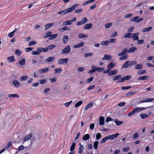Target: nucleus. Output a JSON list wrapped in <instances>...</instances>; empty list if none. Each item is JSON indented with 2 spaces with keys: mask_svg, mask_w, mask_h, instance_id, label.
Instances as JSON below:
<instances>
[{
  "mask_svg": "<svg viewBox=\"0 0 154 154\" xmlns=\"http://www.w3.org/2000/svg\"><path fill=\"white\" fill-rule=\"evenodd\" d=\"M79 4H75L72 6L70 8H69L67 9H65V10L63 11H62L59 12L57 13L58 14H61V15H64L66 14L69 13V12H71L73 11L74 10H75L76 8H77L79 6Z\"/></svg>",
  "mask_w": 154,
  "mask_h": 154,
  "instance_id": "1",
  "label": "nucleus"
},
{
  "mask_svg": "<svg viewBox=\"0 0 154 154\" xmlns=\"http://www.w3.org/2000/svg\"><path fill=\"white\" fill-rule=\"evenodd\" d=\"M46 48H45L43 47H39L37 49V51H33L32 52V54L34 55H38L42 52L45 53L48 51Z\"/></svg>",
  "mask_w": 154,
  "mask_h": 154,
  "instance_id": "2",
  "label": "nucleus"
},
{
  "mask_svg": "<svg viewBox=\"0 0 154 154\" xmlns=\"http://www.w3.org/2000/svg\"><path fill=\"white\" fill-rule=\"evenodd\" d=\"M76 20V18L75 17H73L70 20H67L63 22V25H70L72 23V22L75 21Z\"/></svg>",
  "mask_w": 154,
  "mask_h": 154,
  "instance_id": "3",
  "label": "nucleus"
},
{
  "mask_svg": "<svg viewBox=\"0 0 154 154\" xmlns=\"http://www.w3.org/2000/svg\"><path fill=\"white\" fill-rule=\"evenodd\" d=\"M70 46L68 45L62 50L61 53L63 54H68L70 52Z\"/></svg>",
  "mask_w": 154,
  "mask_h": 154,
  "instance_id": "4",
  "label": "nucleus"
},
{
  "mask_svg": "<svg viewBox=\"0 0 154 154\" xmlns=\"http://www.w3.org/2000/svg\"><path fill=\"white\" fill-rule=\"evenodd\" d=\"M68 60L69 59L67 58L59 59L57 62V64L60 65L65 64L66 65L68 63Z\"/></svg>",
  "mask_w": 154,
  "mask_h": 154,
  "instance_id": "5",
  "label": "nucleus"
},
{
  "mask_svg": "<svg viewBox=\"0 0 154 154\" xmlns=\"http://www.w3.org/2000/svg\"><path fill=\"white\" fill-rule=\"evenodd\" d=\"M152 106H147L145 107H137L134 109L133 110L134 112L135 113L137 112L142 110H143L145 109H150L152 107Z\"/></svg>",
  "mask_w": 154,
  "mask_h": 154,
  "instance_id": "6",
  "label": "nucleus"
},
{
  "mask_svg": "<svg viewBox=\"0 0 154 154\" xmlns=\"http://www.w3.org/2000/svg\"><path fill=\"white\" fill-rule=\"evenodd\" d=\"M87 21V19L86 17H83L82 19V20L79 22H77L76 25V26H79L85 23Z\"/></svg>",
  "mask_w": 154,
  "mask_h": 154,
  "instance_id": "7",
  "label": "nucleus"
},
{
  "mask_svg": "<svg viewBox=\"0 0 154 154\" xmlns=\"http://www.w3.org/2000/svg\"><path fill=\"white\" fill-rule=\"evenodd\" d=\"M119 134L118 133H116L115 134H113L111 135H109L107 136L108 140H113L115 138L117 137L119 135Z\"/></svg>",
  "mask_w": 154,
  "mask_h": 154,
  "instance_id": "8",
  "label": "nucleus"
},
{
  "mask_svg": "<svg viewBox=\"0 0 154 154\" xmlns=\"http://www.w3.org/2000/svg\"><path fill=\"white\" fill-rule=\"evenodd\" d=\"M32 135V133H31L29 134L26 135L23 139L22 141V143L23 144L25 141L29 140L31 138Z\"/></svg>",
  "mask_w": 154,
  "mask_h": 154,
  "instance_id": "9",
  "label": "nucleus"
},
{
  "mask_svg": "<svg viewBox=\"0 0 154 154\" xmlns=\"http://www.w3.org/2000/svg\"><path fill=\"white\" fill-rule=\"evenodd\" d=\"M139 34V32H137L133 34L131 38H132L133 40H137L139 39L138 35Z\"/></svg>",
  "mask_w": 154,
  "mask_h": 154,
  "instance_id": "10",
  "label": "nucleus"
},
{
  "mask_svg": "<svg viewBox=\"0 0 154 154\" xmlns=\"http://www.w3.org/2000/svg\"><path fill=\"white\" fill-rule=\"evenodd\" d=\"M55 57H49L47 58L45 60V62L47 63H50L51 62L53 61L55 59Z\"/></svg>",
  "mask_w": 154,
  "mask_h": 154,
  "instance_id": "11",
  "label": "nucleus"
},
{
  "mask_svg": "<svg viewBox=\"0 0 154 154\" xmlns=\"http://www.w3.org/2000/svg\"><path fill=\"white\" fill-rule=\"evenodd\" d=\"M123 50V51L118 54L117 55L119 56H121L123 55H126V54L127 52V49L125 48Z\"/></svg>",
  "mask_w": 154,
  "mask_h": 154,
  "instance_id": "12",
  "label": "nucleus"
},
{
  "mask_svg": "<svg viewBox=\"0 0 154 154\" xmlns=\"http://www.w3.org/2000/svg\"><path fill=\"white\" fill-rule=\"evenodd\" d=\"M112 57L110 55L108 54L104 55V57L102 59V60H110L112 59Z\"/></svg>",
  "mask_w": 154,
  "mask_h": 154,
  "instance_id": "13",
  "label": "nucleus"
},
{
  "mask_svg": "<svg viewBox=\"0 0 154 154\" xmlns=\"http://www.w3.org/2000/svg\"><path fill=\"white\" fill-rule=\"evenodd\" d=\"M66 26H65L62 28L59 29V30L60 31L64 32L65 31H68L70 29V28H69V27Z\"/></svg>",
  "mask_w": 154,
  "mask_h": 154,
  "instance_id": "14",
  "label": "nucleus"
},
{
  "mask_svg": "<svg viewBox=\"0 0 154 154\" xmlns=\"http://www.w3.org/2000/svg\"><path fill=\"white\" fill-rule=\"evenodd\" d=\"M129 61L128 60L125 62L122 66V68H127L129 66Z\"/></svg>",
  "mask_w": 154,
  "mask_h": 154,
  "instance_id": "15",
  "label": "nucleus"
},
{
  "mask_svg": "<svg viewBox=\"0 0 154 154\" xmlns=\"http://www.w3.org/2000/svg\"><path fill=\"white\" fill-rule=\"evenodd\" d=\"M85 43L84 42H82L80 43H79L78 44L74 45L73 46V47L74 48H79L80 47H81L83 46H84V45Z\"/></svg>",
  "mask_w": 154,
  "mask_h": 154,
  "instance_id": "16",
  "label": "nucleus"
},
{
  "mask_svg": "<svg viewBox=\"0 0 154 154\" xmlns=\"http://www.w3.org/2000/svg\"><path fill=\"white\" fill-rule=\"evenodd\" d=\"M137 50V48L136 47H131L128 50L127 49V52L128 53H131L134 52Z\"/></svg>",
  "mask_w": 154,
  "mask_h": 154,
  "instance_id": "17",
  "label": "nucleus"
},
{
  "mask_svg": "<svg viewBox=\"0 0 154 154\" xmlns=\"http://www.w3.org/2000/svg\"><path fill=\"white\" fill-rule=\"evenodd\" d=\"M92 25L91 23L86 24L84 27V29H91L92 28Z\"/></svg>",
  "mask_w": 154,
  "mask_h": 154,
  "instance_id": "18",
  "label": "nucleus"
},
{
  "mask_svg": "<svg viewBox=\"0 0 154 154\" xmlns=\"http://www.w3.org/2000/svg\"><path fill=\"white\" fill-rule=\"evenodd\" d=\"M13 83L15 87L16 88L19 87L20 85V84L19 82L17 80H15L13 81Z\"/></svg>",
  "mask_w": 154,
  "mask_h": 154,
  "instance_id": "19",
  "label": "nucleus"
},
{
  "mask_svg": "<svg viewBox=\"0 0 154 154\" xmlns=\"http://www.w3.org/2000/svg\"><path fill=\"white\" fill-rule=\"evenodd\" d=\"M69 41V38L68 35H64L63 36V41L64 44H66Z\"/></svg>",
  "mask_w": 154,
  "mask_h": 154,
  "instance_id": "20",
  "label": "nucleus"
},
{
  "mask_svg": "<svg viewBox=\"0 0 154 154\" xmlns=\"http://www.w3.org/2000/svg\"><path fill=\"white\" fill-rule=\"evenodd\" d=\"M96 71L98 72H101L103 71L105 69L104 68H99L94 66Z\"/></svg>",
  "mask_w": 154,
  "mask_h": 154,
  "instance_id": "21",
  "label": "nucleus"
},
{
  "mask_svg": "<svg viewBox=\"0 0 154 154\" xmlns=\"http://www.w3.org/2000/svg\"><path fill=\"white\" fill-rule=\"evenodd\" d=\"M49 70V69L48 68H46L45 69H39L38 70V72L40 73H43L48 72Z\"/></svg>",
  "mask_w": 154,
  "mask_h": 154,
  "instance_id": "22",
  "label": "nucleus"
},
{
  "mask_svg": "<svg viewBox=\"0 0 154 154\" xmlns=\"http://www.w3.org/2000/svg\"><path fill=\"white\" fill-rule=\"evenodd\" d=\"M26 59L25 58H23L22 60H20L18 62V63L20 65L23 66L25 64Z\"/></svg>",
  "mask_w": 154,
  "mask_h": 154,
  "instance_id": "23",
  "label": "nucleus"
},
{
  "mask_svg": "<svg viewBox=\"0 0 154 154\" xmlns=\"http://www.w3.org/2000/svg\"><path fill=\"white\" fill-rule=\"evenodd\" d=\"M104 117L103 116L100 117L99 118V124L100 125H103L104 123Z\"/></svg>",
  "mask_w": 154,
  "mask_h": 154,
  "instance_id": "24",
  "label": "nucleus"
},
{
  "mask_svg": "<svg viewBox=\"0 0 154 154\" xmlns=\"http://www.w3.org/2000/svg\"><path fill=\"white\" fill-rule=\"evenodd\" d=\"M115 65V64L114 62H112L109 63L107 67L109 69H111L114 67Z\"/></svg>",
  "mask_w": 154,
  "mask_h": 154,
  "instance_id": "25",
  "label": "nucleus"
},
{
  "mask_svg": "<svg viewBox=\"0 0 154 154\" xmlns=\"http://www.w3.org/2000/svg\"><path fill=\"white\" fill-rule=\"evenodd\" d=\"M8 97H12V98L14 97H16L17 98H19V95L17 94H9L8 96Z\"/></svg>",
  "mask_w": 154,
  "mask_h": 154,
  "instance_id": "26",
  "label": "nucleus"
},
{
  "mask_svg": "<svg viewBox=\"0 0 154 154\" xmlns=\"http://www.w3.org/2000/svg\"><path fill=\"white\" fill-rule=\"evenodd\" d=\"M118 71L117 70H114L112 71H111L108 73V75L109 76L113 75L117 73Z\"/></svg>",
  "mask_w": 154,
  "mask_h": 154,
  "instance_id": "27",
  "label": "nucleus"
},
{
  "mask_svg": "<svg viewBox=\"0 0 154 154\" xmlns=\"http://www.w3.org/2000/svg\"><path fill=\"white\" fill-rule=\"evenodd\" d=\"M54 24V23H48L45 25V30L49 28Z\"/></svg>",
  "mask_w": 154,
  "mask_h": 154,
  "instance_id": "28",
  "label": "nucleus"
},
{
  "mask_svg": "<svg viewBox=\"0 0 154 154\" xmlns=\"http://www.w3.org/2000/svg\"><path fill=\"white\" fill-rule=\"evenodd\" d=\"M152 28V27H149L148 28H145L143 29L142 30V32H148L150 31L151 30Z\"/></svg>",
  "mask_w": 154,
  "mask_h": 154,
  "instance_id": "29",
  "label": "nucleus"
},
{
  "mask_svg": "<svg viewBox=\"0 0 154 154\" xmlns=\"http://www.w3.org/2000/svg\"><path fill=\"white\" fill-rule=\"evenodd\" d=\"M114 121L115 122L116 125L118 126L120 125L123 123V122L119 121L118 119H114Z\"/></svg>",
  "mask_w": 154,
  "mask_h": 154,
  "instance_id": "30",
  "label": "nucleus"
},
{
  "mask_svg": "<svg viewBox=\"0 0 154 154\" xmlns=\"http://www.w3.org/2000/svg\"><path fill=\"white\" fill-rule=\"evenodd\" d=\"M56 47L55 45H51L48 46L47 47L48 51V50H51L53 49L54 48Z\"/></svg>",
  "mask_w": 154,
  "mask_h": 154,
  "instance_id": "31",
  "label": "nucleus"
},
{
  "mask_svg": "<svg viewBox=\"0 0 154 154\" xmlns=\"http://www.w3.org/2000/svg\"><path fill=\"white\" fill-rule=\"evenodd\" d=\"M143 65L142 64H137L134 67V69H143Z\"/></svg>",
  "mask_w": 154,
  "mask_h": 154,
  "instance_id": "32",
  "label": "nucleus"
},
{
  "mask_svg": "<svg viewBox=\"0 0 154 154\" xmlns=\"http://www.w3.org/2000/svg\"><path fill=\"white\" fill-rule=\"evenodd\" d=\"M90 138V135L88 134H86L85 135L83 138L82 139L83 140L85 141L89 140Z\"/></svg>",
  "mask_w": 154,
  "mask_h": 154,
  "instance_id": "33",
  "label": "nucleus"
},
{
  "mask_svg": "<svg viewBox=\"0 0 154 154\" xmlns=\"http://www.w3.org/2000/svg\"><path fill=\"white\" fill-rule=\"evenodd\" d=\"M7 59L9 61V62L11 63L15 61V59L14 58V56H12L8 57Z\"/></svg>",
  "mask_w": 154,
  "mask_h": 154,
  "instance_id": "34",
  "label": "nucleus"
},
{
  "mask_svg": "<svg viewBox=\"0 0 154 154\" xmlns=\"http://www.w3.org/2000/svg\"><path fill=\"white\" fill-rule=\"evenodd\" d=\"M79 38H85L88 37V35L87 34H85L82 33H80L78 35Z\"/></svg>",
  "mask_w": 154,
  "mask_h": 154,
  "instance_id": "35",
  "label": "nucleus"
},
{
  "mask_svg": "<svg viewBox=\"0 0 154 154\" xmlns=\"http://www.w3.org/2000/svg\"><path fill=\"white\" fill-rule=\"evenodd\" d=\"M132 33L131 32H129L127 33L125 35H124L123 36V38H131Z\"/></svg>",
  "mask_w": 154,
  "mask_h": 154,
  "instance_id": "36",
  "label": "nucleus"
},
{
  "mask_svg": "<svg viewBox=\"0 0 154 154\" xmlns=\"http://www.w3.org/2000/svg\"><path fill=\"white\" fill-rule=\"evenodd\" d=\"M149 77L148 76H143L139 77L138 78L139 80H146L148 79Z\"/></svg>",
  "mask_w": 154,
  "mask_h": 154,
  "instance_id": "37",
  "label": "nucleus"
},
{
  "mask_svg": "<svg viewBox=\"0 0 154 154\" xmlns=\"http://www.w3.org/2000/svg\"><path fill=\"white\" fill-rule=\"evenodd\" d=\"M122 77L121 75H116L115 76H114L113 77V80L114 81H115L117 80H118L120 78Z\"/></svg>",
  "mask_w": 154,
  "mask_h": 154,
  "instance_id": "38",
  "label": "nucleus"
},
{
  "mask_svg": "<svg viewBox=\"0 0 154 154\" xmlns=\"http://www.w3.org/2000/svg\"><path fill=\"white\" fill-rule=\"evenodd\" d=\"M128 57V54L125 55L121 57L119 59V60H124L127 59Z\"/></svg>",
  "mask_w": 154,
  "mask_h": 154,
  "instance_id": "39",
  "label": "nucleus"
},
{
  "mask_svg": "<svg viewBox=\"0 0 154 154\" xmlns=\"http://www.w3.org/2000/svg\"><path fill=\"white\" fill-rule=\"evenodd\" d=\"M94 66H92V69L89 70L88 72V73L89 74H91L93 72H96L95 69V68H94Z\"/></svg>",
  "mask_w": 154,
  "mask_h": 154,
  "instance_id": "40",
  "label": "nucleus"
},
{
  "mask_svg": "<svg viewBox=\"0 0 154 154\" xmlns=\"http://www.w3.org/2000/svg\"><path fill=\"white\" fill-rule=\"evenodd\" d=\"M136 93L134 91H131L129 92L128 93H126L125 94L126 96H128L132 95L135 94Z\"/></svg>",
  "mask_w": 154,
  "mask_h": 154,
  "instance_id": "41",
  "label": "nucleus"
},
{
  "mask_svg": "<svg viewBox=\"0 0 154 154\" xmlns=\"http://www.w3.org/2000/svg\"><path fill=\"white\" fill-rule=\"evenodd\" d=\"M58 35V34H54L53 35H51V36L49 37L48 39L49 40H51L53 39H54Z\"/></svg>",
  "mask_w": 154,
  "mask_h": 154,
  "instance_id": "42",
  "label": "nucleus"
},
{
  "mask_svg": "<svg viewBox=\"0 0 154 154\" xmlns=\"http://www.w3.org/2000/svg\"><path fill=\"white\" fill-rule=\"evenodd\" d=\"M95 0H90L88 1L85 2H84L83 3V6H85L89 3H91V2H94Z\"/></svg>",
  "mask_w": 154,
  "mask_h": 154,
  "instance_id": "43",
  "label": "nucleus"
},
{
  "mask_svg": "<svg viewBox=\"0 0 154 154\" xmlns=\"http://www.w3.org/2000/svg\"><path fill=\"white\" fill-rule=\"evenodd\" d=\"M15 54L17 55L18 56H19L20 55L22 54V52H21L20 51L19 49L16 50L15 51Z\"/></svg>",
  "mask_w": 154,
  "mask_h": 154,
  "instance_id": "44",
  "label": "nucleus"
},
{
  "mask_svg": "<svg viewBox=\"0 0 154 154\" xmlns=\"http://www.w3.org/2000/svg\"><path fill=\"white\" fill-rule=\"evenodd\" d=\"M140 116L141 118L142 119H144L148 117V115L146 114H140Z\"/></svg>",
  "mask_w": 154,
  "mask_h": 154,
  "instance_id": "45",
  "label": "nucleus"
},
{
  "mask_svg": "<svg viewBox=\"0 0 154 154\" xmlns=\"http://www.w3.org/2000/svg\"><path fill=\"white\" fill-rule=\"evenodd\" d=\"M137 62L136 61H129V66L130 67L132 66L135 65L137 64Z\"/></svg>",
  "mask_w": 154,
  "mask_h": 154,
  "instance_id": "46",
  "label": "nucleus"
},
{
  "mask_svg": "<svg viewBox=\"0 0 154 154\" xmlns=\"http://www.w3.org/2000/svg\"><path fill=\"white\" fill-rule=\"evenodd\" d=\"M28 78V77L27 75H24L21 77L20 78V80L21 81H23V80H26Z\"/></svg>",
  "mask_w": 154,
  "mask_h": 154,
  "instance_id": "47",
  "label": "nucleus"
},
{
  "mask_svg": "<svg viewBox=\"0 0 154 154\" xmlns=\"http://www.w3.org/2000/svg\"><path fill=\"white\" fill-rule=\"evenodd\" d=\"M94 78V77H91L88 79H87L86 80V82L87 83H89L91 81H92Z\"/></svg>",
  "mask_w": 154,
  "mask_h": 154,
  "instance_id": "48",
  "label": "nucleus"
},
{
  "mask_svg": "<svg viewBox=\"0 0 154 154\" xmlns=\"http://www.w3.org/2000/svg\"><path fill=\"white\" fill-rule=\"evenodd\" d=\"M109 42L108 40L105 41H102L101 42L100 44L102 45H107L109 44Z\"/></svg>",
  "mask_w": 154,
  "mask_h": 154,
  "instance_id": "49",
  "label": "nucleus"
},
{
  "mask_svg": "<svg viewBox=\"0 0 154 154\" xmlns=\"http://www.w3.org/2000/svg\"><path fill=\"white\" fill-rule=\"evenodd\" d=\"M98 142L97 141H96L94 143V147L95 149H97L98 147Z\"/></svg>",
  "mask_w": 154,
  "mask_h": 154,
  "instance_id": "50",
  "label": "nucleus"
},
{
  "mask_svg": "<svg viewBox=\"0 0 154 154\" xmlns=\"http://www.w3.org/2000/svg\"><path fill=\"white\" fill-rule=\"evenodd\" d=\"M75 143H73L70 148V150L71 151H73L75 149Z\"/></svg>",
  "mask_w": 154,
  "mask_h": 154,
  "instance_id": "51",
  "label": "nucleus"
},
{
  "mask_svg": "<svg viewBox=\"0 0 154 154\" xmlns=\"http://www.w3.org/2000/svg\"><path fill=\"white\" fill-rule=\"evenodd\" d=\"M93 54V53H87L85 54L84 56L85 57H87L89 56H92Z\"/></svg>",
  "mask_w": 154,
  "mask_h": 154,
  "instance_id": "52",
  "label": "nucleus"
},
{
  "mask_svg": "<svg viewBox=\"0 0 154 154\" xmlns=\"http://www.w3.org/2000/svg\"><path fill=\"white\" fill-rule=\"evenodd\" d=\"M108 140L107 137H105L103 138L101 141L100 143H101L103 144L106 141Z\"/></svg>",
  "mask_w": 154,
  "mask_h": 154,
  "instance_id": "53",
  "label": "nucleus"
},
{
  "mask_svg": "<svg viewBox=\"0 0 154 154\" xmlns=\"http://www.w3.org/2000/svg\"><path fill=\"white\" fill-rule=\"evenodd\" d=\"M55 73H60L62 71V69L61 68L56 69H55Z\"/></svg>",
  "mask_w": 154,
  "mask_h": 154,
  "instance_id": "54",
  "label": "nucleus"
},
{
  "mask_svg": "<svg viewBox=\"0 0 154 154\" xmlns=\"http://www.w3.org/2000/svg\"><path fill=\"white\" fill-rule=\"evenodd\" d=\"M82 103V101H80L77 103H76L75 105V107H78L81 105Z\"/></svg>",
  "mask_w": 154,
  "mask_h": 154,
  "instance_id": "55",
  "label": "nucleus"
},
{
  "mask_svg": "<svg viewBox=\"0 0 154 154\" xmlns=\"http://www.w3.org/2000/svg\"><path fill=\"white\" fill-rule=\"evenodd\" d=\"M36 42L35 41L30 42L28 44V45L29 46H31L33 45H35L36 44Z\"/></svg>",
  "mask_w": 154,
  "mask_h": 154,
  "instance_id": "56",
  "label": "nucleus"
},
{
  "mask_svg": "<svg viewBox=\"0 0 154 154\" xmlns=\"http://www.w3.org/2000/svg\"><path fill=\"white\" fill-rule=\"evenodd\" d=\"M62 23V22L60 21H58L55 22V26L57 27H58L60 26V25Z\"/></svg>",
  "mask_w": 154,
  "mask_h": 154,
  "instance_id": "57",
  "label": "nucleus"
},
{
  "mask_svg": "<svg viewBox=\"0 0 154 154\" xmlns=\"http://www.w3.org/2000/svg\"><path fill=\"white\" fill-rule=\"evenodd\" d=\"M83 10L82 9H77L75 10V12L76 13H81L83 12Z\"/></svg>",
  "mask_w": 154,
  "mask_h": 154,
  "instance_id": "58",
  "label": "nucleus"
},
{
  "mask_svg": "<svg viewBox=\"0 0 154 154\" xmlns=\"http://www.w3.org/2000/svg\"><path fill=\"white\" fill-rule=\"evenodd\" d=\"M137 41V45H140L143 44L144 42V40L143 39L139 40L138 39V40Z\"/></svg>",
  "mask_w": 154,
  "mask_h": 154,
  "instance_id": "59",
  "label": "nucleus"
},
{
  "mask_svg": "<svg viewBox=\"0 0 154 154\" xmlns=\"http://www.w3.org/2000/svg\"><path fill=\"white\" fill-rule=\"evenodd\" d=\"M34 49V48H25V51L26 52H29L30 51Z\"/></svg>",
  "mask_w": 154,
  "mask_h": 154,
  "instance_id": "60",
  "label": "nucleus"
},
{
  "mask_svg": "<svg viewBox=\"0 0 154 154\" xmlns=\"http://www.w3.org/2000/svg\"><path fill=\"white\" fill-rule=\"evenodd\" d=\"M109 42V44L110 43L114 42L116 41V38H113L112 39H110L109 40H108Z\"/></svg>",
  "mask_w": 154,
  "mask_h": 154,
  "instance_id": "61",
  "label": "nucleus"
},
{
  "mask_svg": "<svg viewBox=\"0 0 154 154\" xmlns=\"http://www.w3.org/2000/svg\"><path fill=\"white\" fill-rule=\"evenodd\" d=\"M131 88H132V87H131V86H126L122 87V89L123 90H128L129 89H130Z\"/></svg>",
  "mask_w": 154,
  "mask_h": 154,
  "instance_id": "62",
  "label": "nucleus"
},
{
  "mask_svg": "<svg viewBox=\"0 0 154 154\" xmlns=\"http://www.w3.org/2000/svg\"><path fill=\"white\" fill-rule=\"evenodd\" d=\"M83 147H79V150H78V152L80 154L82 153L83 152Z\"/></svg>",
  "mask_w": 154,
  "mask_h": 154,
  "instance_id": "63",
  "label": "nucleus"
},
{
  "mask_svg": "<svg viewBox=\"0 0 154 154\" xmlns=\"http://www.w3.org/2000/svg\"><path fill=\"white\" fill-rule=\"evenodd\" d=\"M154 100V98H148L145 99V100L146 101V102H151L152 101Z\"/></svg>",
  "mask_w": 154,
  "mask_h": 154,
  "instance_id": "64",
  "label": "nucleus"
}]
</instances>
